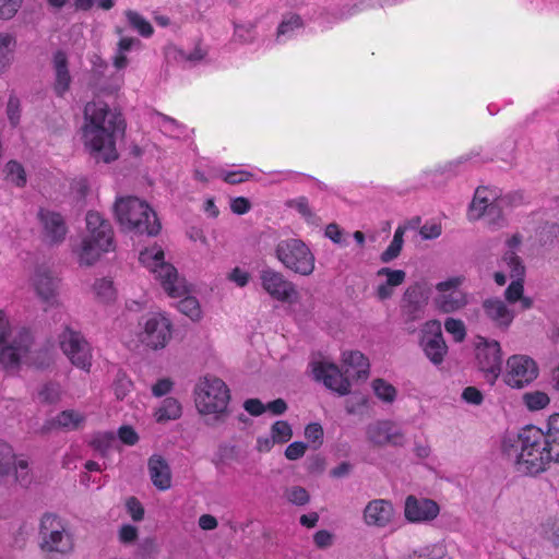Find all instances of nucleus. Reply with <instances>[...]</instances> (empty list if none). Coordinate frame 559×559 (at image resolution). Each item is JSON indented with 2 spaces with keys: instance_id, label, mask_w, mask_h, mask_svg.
Wrapping results in <instances>:
<instances>
[{
  "instance_id": "45",
  "label": "nucleus",
  "mask_w": 559,
  "mask_h": 559,
  "mask_svg": "<svg viewBox=\"0 0 559 559\" xmlns=\"http://www.w3.org/2000/svg\"><path fill=\"white\" fill-rule=\"evenodd\" d=\"M8 177L17 187H24L26 183V174L23 166L16 160H10L5 166Z\"/></svg>"
},
{
  "instance_id": "64",
  "label": "nucleus",
  "mask_w": 559,
  "mask_h": 559,
  "mask_svg": "<svg viewBox=\"0 0 559 559\" xmlns=\"http://www.w3.org/2000/svg\"><path fill=\"white\" fill-rule=\"evenodd\" d=\"M251 207V204L248 199L243 197H238L231 200L230 209L235 214L242 215L246 214Z\"/></svg>"
},
{
  "instance_id": "28",
  "label": "nucleus",
  "mask_w": 559,
  "mask_h": 559,
  "mask_svg": "<svg viewBox=\"0 0 559 559\" xmlns=\"http://www.w3.org/2000/svg\"><path fill=\"white\" fill-rule=\"evenodd\" d=\"M492 194H498L496 190L487 187H478L475 191L472 203L469 204V218L479 219L486 213L488 206L492 203Z\"/></svg>"
},
{
  "instance_id": "54",
  "label": "nucleus",
  "mask_w": 559,
  "mask_h": 559,
  "mask_svg": "<svg viewBox=\"0 0 559 559\" xmlns=\"http://www.w3.org/2000/svg\"><path fill=\"white\" fill-rule=\"evenodd\" d=\"M543 450L548 453L550 462L559 463V438L544 436Z\"/></svg>"
},
{
  "instance_id": "57",
  "label": "nucleus",
  "mask_w": 559,
  "mask_h": 559,
  "mask_svg": "<svg viewBox=\"0 0 559 559\" xmlns=\"http://www.w3.org/2000/svg\"><path fill=\"white\" fill-rule=\"evenodd\" d=\"M308 445L302 441L290 443L285 450V456L289 461H295L304 456Z\"/></svg>"
},
{
  "instance_id": "44",
  "label": "nucleus",
  "mask_w": 559,
  "mask_h": 559,
  "mask_svg": "<svg viewBox=\"0 0 559 559\" xmlns=\"http://www.w3.org/2000/svg\"><path fill=\"white\" fill-rule=\"evenodd\" d=\"M271 436L276 443H286L293 437V430L287 421L277 420L271 427Z\"/></svg>"
},
{
  "instance_id": "22",
  "label": "nucleus",
  "mask_w": 559,
  "mask_h": 559,
  "mask_svg": "<svg viewBox=\"0 0 559 559\" xmlns=\"http://www.w3.org/2000/svg\"><path fill=\"white\" fill-rule=\"evenodd\" d=\"M485 316L497 328L508 330L514 320L513 310L509 309L503 300L498 297L486 298L481 302Z\"/></svg>"
},
{
  "instance_id": "14",
  "label": "nucleus",
  "mask_w": 559,
  "mask_h": 559,
  "mask_svg": "<svg viewBox=\"0 0 559 559\" xmlns=\"http://www.w3.org/2000/svg\"><path fill=\"white\" fill-rule=\"evenodd\" d=\"M312 373L317 381L323 382V384L337 392L340 395H347L350 392V369L340 368L334 364L318 361L312 364Z\"/></svg>"
},
{
  "instance_id": "32",
  "label": "nucleus",
  "mask_w": 559,
  "mask_h": 559,
  "mask_svg": "<svg viewBox=\"0 0 559 559\" xmlns=\"http://www.w3.org/2000/svg\"><path fill=\"white\" fill-rule=\"evenodd\" d=\"M181 416V405L174 397H166L162 406L156 411L155 418L157 423H166L178 419Z\"/></svg>"
},
{
  "instance_id": "7",
  "label": "nucleus",
  "mask_w": 559,
  "mask_h": 559,
  "mask_svg": "<svg viewBox=\"0 0 559 559\" xmlns=\"http://www.w3.org/2000/svg\"><path fill=\"white\" fill-rule=\"evenodd\" d=\"M140 261L152 267L156 278L160 281L164 290L170 297H181L187 293L183 281L178 277L174 265L164 262V252L162 249L145 250L140 253Z\"/></svg>"
},
{
  "instance_id": "62",
  "label": "nucleus",
  "mask_w": 559,
  "mask_h": 559,
  "mask_svg": "<svg viewBox=\"0 0 559 559\" xmlns=\"http://www.w3.org/2000/svg\"><path fill=\"white\" fill-rule=\"evenodd\" d=\"M138 538V528L130 524H124L119 531V539L123 544H131Z\"/></svg>"
},
{
  "instance_id": "53",
  "label": "nucleus",
  "mask_w": 559,
  "mask_h": 559,
  "mask_svg": "<svg viewBox=\"0 0 559 559\" xmlns=\"http://www.w3.org/2000/svg\"><path fill=\"white\" fill-rule=\"evenodd\" d=\"M114 441L115 436L111 432H98L93 437L91 444L95 450L104 454Z\"/></svg>"
},
{
  "instance_id": "27",
  "label": "nucleus",
  "mask_w": 559,
  "mask_h": 559,
  "mask_svg": "<svg viewBox=\"0 0 559 559\" xmlns=\"http://www.w3.org/2000/svg\"><path fill=\"white\" fill-rule=\"evenodd\" d=\"M344 368L350 369L353 380L367 379L369 374V361L365 355L358 350H352L343 354Z\"/></svg>"
},
{
  "instance_id": "48",
  "label": "nucleus",
  "mask_w": 559,
  "mask_h": 559,
  "mask_svg": "<svg viewBox=\"0 0 559 559\" xmlns=\"http://www.w3.org/2000/svg\"><path fill=\"white\" fill-rule=\"evenodd\" d=\"M24 0H0V20L13 19L22 7Z\"/></svg>"
},
{
  "instance_id": "3",
  "label": "nucleus",
  "mask_w": 559,
  "mask_h": 559,
  "mask_svg": "<svg viewBox=\"0 0 559 559\" xmlns=\"http://www.w3.org/2000/svg\"><path fill=\"white\" fill-rule=\"evenodd\" d=\"M544 431L535 426L524 427L518 435L515 466L518 472L525 475H537L550 463L548 453L543 450Z\"/></svg>"
},
{
  "instance_id": "12",
  "label": "nucleus",
  "mask_w": 559,
  "mask_h": 559,
  "mask_svg": "<svg viewBox=\"0 0 559 559\" xmlns=\"http://www.w3.org/2000/svg\"><path fill=\"white\" fill-rule=\"evenodd\" d=\"M60 347L71 362L84 370L91 367V348L83 335L67 326L59 336Z\"/></svg>"
},
{
  "instance_id": "15",
  "label": "nucleus",
  "mask_w": 559,
  "mask_h": 559,
  "mask_svg": "<svg viewBox=\"0 0 559 559\" xmlns=\"http://www.w3.org/2000/svg\"><path fill=\"white\" fill-rule=\"evenodd\" d=\"M260 280L263 289L277 301L292 302L298 298L295 284L274 269H263L260 272Z\"/></svg>"
},
{
  "instance_id": "24",
  "label": "nucleus",
  "mask_w": 559,
  "mask_h": 559,
  "mask_svg": "<svg viewBox=\"0 0 559 559\" xmlns=\"http://www.w3.org/2000/svg\"><path fill=\"white\" fill-rule=\"evenodd\" d=\"M148 473L153 485L159 490H167L171 486L170 467L160 455H153L147 463Z\"/></svg>"
},
{
  "instance_id": "1",
  "label": "nucleus",
  "mask_w": 559,
  "mask_h": 559,
  "mask_svg": "<svg viewBox=\"0 0 559 559\" xmlns=\"http://www.w3.org/2000/svg\"><path fill=\"white\" fill-rule=\"evenodd\" d=\"M84 139L91 156L98 163L118 158L116 140L122 136L126 122L122 114L102 100L88 102L84 107Z\"/></svg>"
},
{
  "instance_id": "13",
  "label": "nucleus",
  "mask_w": 559,
  "mask_h": 559,
  "mask_svg": "<svg viewBox=\"0 0 559 559\" xmlns=\"http://www.w3.org/2000/svg\"><path fill=\"white\" fill-rule=\"evenodd\" d=\"M538 376L536 362L525 355H513L507 360L506 383L513 389H522Z\"/></svg>"
},
{
  "instance_id": "63",
  "label": "nucleus",
  "mask_w": 559,
  "mask_h": 559,
  "mask_svg": "<svg viewBox=\"0 0 559 559\" xmlns=\"http://www.w3.org/2000/svg\"><path fill=\"white\" fill-rule=\"evenodd\" d=\"M243 407L252 416H260L265 412V405L259 399L245 401Z\"/></svg>"
},
{
  "instance_id": "23",
  "label": "nucleus",
  "mask_w": 559,
  "mask_h": 559,
  "mask_svg": "<svg viewBox=\"0 0 559 559\" xmlns=\"http://www.w3.org/2000/svg\"><path fill=\"white\" fill-rule=\"evenodd\" d=\"M392 516V504L389 501L382 499L370 501L364 510L365 522L368 525L384 527L391 522Z\"/></svg>"
},
{
  "instance_id": "5",
  "label": "nucleus",
  "mask_w": 559,
  "mask_h": 559,
  "mask_svg": "<svg viewBox=\"0 0 559 559\" xmlns=\"http://www.w3.org/2000/svg\"><path fill=\"white\" fill-rule=\"evenodd\" d=\"M194 394L195 406L201 414H213L217 420L227 415L230 392L222 379L206 374L197 383Z\"/></svg>"
},
{
  "instance_id": "9",
  "label": "nucleus",
  "mask_w": 559,
  "mask_h": 559,
  "mask_svg": "<svg viewBox=\"0 0 559 559\" xmlns=\"http://www.w3.org/2000/svg\"><path fill=\"white\" fill-rule=\"evenodd\" d=\"M463 276L450 277L436 285L438 292L435 297V306L439 312L453 313L462 310L468 304L467 293L459 289L463 284Z\"/></svg>"
},
{
  "instance_id": "33",
  "label": "nucleus",
  "mask_w": 559,
  "mask_h": 559,
  "mask_svg": "<svg viewBox=\"0 0 559 559\" xmlns=\"http://www.w3.org/2000/svg\"><path fill=\"white\" fill-rule=\"evenodd\" d=\"M85 417L80 413L67 409L59 413L52 420V425L66 430H75L83 421Z\"/></svg>"
},
{
  "instance_id": "43",
  "label": "nucleus",
  "mask_w": 559,
  "mask_h": 559,
  "mask_svg": "<svg viewBox=\"0 0 559 559\" xmlns=\"http://www.w3.org/2000/svg\"><path fill=\"white\" fill-rule=\"evenodd\" d=\"M503 262L510 267L511 277H524L525 266L523 265L521 258L515 253V251L508 250L503 254Z\"/></svg>"
},
{
  "instance_id": "42",
  "label": "nucleus",
  "mask_w": 559,
  "mask_h": 559,
  "mask_svg": "<svg viewBox=\"0 0 559 559\" xmlns=\"http://www.w3.org/2000/svg\"><path fill=\"white\" fill-rule=\"evenodd\" d=\"M523 401L530 411H539L549 404V397L545 392L535 391L523 395Z\"/></svg>"
},
{
  "instance_id": "16",
  "label": "nucleus",
  "mask_w": 559,
  "mask_h": 559,
  "mask_svg": "<svg viewBox=\"0 0 559 559\" xmlns=\"http://www.w3.org/2000/svg\"><path fill=\"white\" fill-rule=\"evenodd\" d=\"M171 338V322L162 314H154L144 324L141 340L153 349L164 348Z\"/></svg>"
},
{
  "instance_id": "41",
  "label": "nucleus",
  "mask_w": 559,
  "mask_h": 559,
  "mask_svg": "<svg viewBox=\"0 0 559 559\" xmlns=\"http://www.w3.org/2000/svg\"><path fill=\"white\" fill-rule=\"evenodd\" d=\"M178 310L195 321L201 318V308L198 299L192 296H187L178 302Z\"/></svg>"
},
{
  "instance_id": "25",
  "label": "nucleus",
  "mask_w": 559,
  "mask_h": 559,
  "mask_svg": "<svg viewBox=\"0 0 559 559\" xmlns=\"http://www.w3.org/2000/svg\"><path fill=\"white\" fill-rule=\"evenodd\" d=\"M55 84L57 96L62 97L70 88L71 75L68 68V57L62 50L53 55Z\"/></svg>"
},
{
  "instance_id": "34",
  "label": "nucleus",
  "mask_w": 559,
  "mask_h": 559,
  "mask_svg": "<svg viewBox=\"0 0 559 559\" xmlns=\"http://www.w3.org/2000/svg\"><path fill=\"white\" fill-rule=\"evenodd\" d=\"M404 234L405 227L399 226L395 229L391 243L380 255V260L382 263H390L400 255L404 243Z\"/></svg>"
},
{
  "instance_id": "10",
  "label": "nucleus",
  "mask_w": 559,
  "mask_h": 559,
  "mask_svg": "<svg viewBox=\"0 0 559 559\" xmlns=\"http://www.w3.org/2000/svg\"><path fill=\"white\" fill-rule=\"evenodd\" d=\"M419 346L433 366L438 367L443 364L448 354V345L443 337L440 321L430 320L423 325Z\"/></svg>"
},
{
  "instance_id": "59",
  "label": "nucleus",
  "mask_w": 559,
  "mask_h": 559,
  "mask_svg": "<svg viewBox=\"0 0 559 559\" xmlns=\"http://www.w3.org/2000/svg\"><path fill=\"white\" fill-rule=\"evenodd\" d=\"M313 542L318 548L326 549L333 545L334 535L326 530H320L313 535Z\"/></svg>"
},
{
  "instance_id": "6",
  "label": "nucleus",
  "mask_w": 559,
  "mask_h": 559,
  "mask_svg": "<svg viewBox=\"0 0 559 559\" xmlns=\"http://www.w3.org/2000/svg\"><path fill=\"white\" fill-rule=\"evenodd\" d=\"M275 257L286 269L299 275L309 276L314 271V254L301 239L281 240L275 247Z\"/></svg>"
},
{
  "instance_id": "26",
  "label": "nucleus",
  "mask_w": 559,
  "mask_h": 559,
  "mask_svg": "<svg viewBox=\"0 0 559 559\" xmlns=\"http://www.w3.org/2000/svg\"><path fill=\"white\" fill-rule=\"evenodd\" d=\"M34 286L37 295L45 301L56 297L58 278L46 266H38L34 275Z\"/></svg>"
},
{
  "instance_id": "52",
  "label": "nucleus",
  "mask_w": 559,
  "mask_h": 559,
  "mask_svg": "<svg viewBox=\"0 0 559 559\" xmlns=\"http://www.w3.org/2000/svg\"><path fill=\"white\" fill-rule=\"evenodd\" d=\"M94 290L96 295L105 301L112 299L115 295L112 282L107 278L96 280Z\"/></svg>"
},
{
  "instance_id": "29",
  "label": "nucleus",
  "mask_w": 559,
  "mask_h": 559,
  "mask_svg": "<svg viewBox=\"0 0 559 559\" xmlns=\"http://www.w3.org/2000/svg\"><path fill=\"white\" fill-rule=\"evenodd\" d=\"M16 38L9 33H0V74L9 69L13 61Z\"/></svg>"
},
{
  "instance_id": "8",
  "label": "nucleus",
  "mask_w": 559,
  "mask_h": 559,
  "mask_svg": "<svg viewBox=\"0 0 559 559\" xmlns=\"http://www.w3.org/2000/svg\"><path fill=\"white\" fill-rule=\"evenodd\" d=\"M39 535L41 538L40 548L45 551L64 554L72 548L70 535L66 533L60 519L52 513L43 515Z\"/></svg>"
},
{
  "instance_id": "37",
  "label": "nucleus",
  "mask_w": 559,
  "mask_h": 559,
  "mask_svg": "<svg viewBox=\"0 0 559 559\" xmlns=\"http://www.w3.org/2000/svg\"><path fill=\"white\" fill-rule=\"evenodd\" d=\"M444 556L445 547L441 544H433L412 551L407 559H442Z\"/></svg>"
},
{
  "instance_id": "2",
  "label": "nucleus",
  "mask_w": 559,
  "mask_h": 559,
  "mask_svg": "<svg viewBox=\"0 0 559 559\" xmlns=\"http://www.w3.org/2000/svg\"><path fill=\"white\" fill-rule=\"evenodd\" d=\"M115 215L123 229L138 235L156 236L162 226L156 213L135 197L120 198L115 203Z\"/></svg>"
},
{
  "instance_id": "21",
  "label": "nucleus",
  "mask_w": 559,
  "mask_h": 559,
  "mask_svg": "<svg viewBox=\"0 0 559 559\" xmlns=\"http://www.w3.org/2000/svg\"><path fill=\"white\" fill-rule=\"evenodd\" d=\"M439 512L438 503L431 499L408 496L405 500V518L412 523L432 521Z\"/></svg>"
},
{
  "instance_id": "51",
  "label": "nucleus",
  "mask_w": 559,
  "mask_h": 559,
  "mask_svg": "<svg viewBox=\"0 0 559 559\" xmlns=\"http://www.w3.org/2000/svg\"><path fill=\"white\" fill-rule=\"evenodd\" d=\"M523 292V277H515L504 290L506 300L510 304H514L521 298Z\"/></svg>"
},
{
  "instance_id": "31",
  "label": "nucleus",
  "mask_w": 559,
  "mask_h": 559,
  "mask_svg": "<svg viewBox=\"0 0 559 559\" xmlns=\"http://www.w3.org/2000/svg\"><path fill=\"white\" fill-rule=\"evenodd\" d=\"M493 201L486 210L485 215L488 216L489 223L496 226H501L503 222L502 211L506 206L511 205L512 195H498L492 194Z\"/></svg>"
},
{
  "instance_id": "30",
  "label": "nucleus",
  "mask_w": 559,
  "mask_h": 559,
  "mask_svg": "<svg viewBox=\"0 0 559 559\" xmlns=\"http://www.w3.org/2000/svg\"><path fill=\"white\" fill-rule=\"evenodd\" d=\"M118 35H120V40L117 45V52L114 58V66L117 70L124 69L128 66V58L124 56V52L130 51L133 46L140 45L141 41L133 37H123L122 29L120 27L116 28Z\"/></svg>"
},
{
  "instance_id": "18",
  "label": "nucleus",
  "mask_w": 559,
  "mask_h": 559,
  "mask_svg": "<svg viewBox=\"0 0 559 559\" xmlns=\"http://www.w3.org/2000/svg\"><path fill=\"white\" fill-rule=\"evenodd\" d=\"M108 63L98 55L92 57L91 85L99 93L112 95L117 93L122 78L117 74L107 76Z\"/></svg>"
},
{
  "instance_id": "36",
  "label": "nucleus",
  "mask_w": 559,
  "mask_h": 559,
  "mask_svg": "<svg viewBox=\"0 0 559 559\" xmlns=\"http://www.w3.org/2000/svg\"><path fill=\"white\" fill-rule=\"evenodd\" d=\"M15 481L22 487H27L32 483V475L29 473L28 462L25 460L16 461L15 454L12 452V472Z\"/></svg>"
},
{
  "instance_id": "60",
  "label": "nucleus",
  "mask_w": 559,
  "mask_h": 559,
  "mask_svg": "<svg viewBox=\"0 0 559 559\" xmlns=\"http://www.w3.org/2000/svg\"><path fill=\"white\" fill-rule=\"evenodd\" d=\"M462 399L467 404L480 405L484 401V395L477 388L467 386L462 392Z\"/></svg>"
},
{
  "instance_id": "56",
  "label": "nucleus",
  "mask_w": 559,
  "mask_h": 559,
  "mask_svg": "<svg viewBox=\"0 0 559 559\" xmlns=\"http://www.w3.org/2000/svg\"><path fill=\"white\" fill-rule=\"evenodd\" d=\"M302 25L301 17L297 14L290 15L287 20H283L277 28V37L286 35L289 32Z\"/></svg>"
},
{
  "instance_id": "61",
  "label": "nucleus",
  "mask_w": 559,
  "mask_h": 559,
  "mask_svg": "<svg viewBox=\"0 0 559 559\" xmlns=\"http://www.w3.org/2000/svg\"><path fill=\"white\" fill-rule=\"evenodd\" d=\"M118 436L120 440L128 445H134L139 440L138 433L130 426L120 427L118 430Z\"/></svg>"
},
{
  "instance_id": "40",
  "label": "nucleus",
  "mask_w": 559,
  "mask_h": 559,
  "mask_svg": "<svg viewBox=\"0 0 559 559\" xmlns=\"http://www.w3.org/2000/svg\"><path fill=\"white\" fill-rule=\"evenodd\" d=\"M132 386L133 383L127 373L118 370L112 382V390L117 400L122 401L129 394Z\"/></svg>"
},
{
  "instance_id": "47",
  "label": "nucleus",
  "mask_w": 559,
  "mask_h": 559,
  "mask_svg": "<svg viewBox=\"0 0 559 559\" xmlns=\"http://www.w3.org/2000/svg\"><path fill=\"white\" fill-rule=\"evenodd\" d=\"M38 399L46 404H55L60 399V389L56 383H46L38 392Z\"/></svg>"
},
{
  "instance_id": "20",
  "label": "nucleus",
  "mask_w": 559,
  "mask_h": 559,
  "mask_svg": "<svg viewBox=\"0 0 559 559\" xmlns=\"http://www.w3.org/2000/svg\"><path fill=\"white\" fill-rule=\"evenodd\" d=\"M366 435L367 439L377 447L386 444L402 447L404 444V435L390 420H379L368 425Z\"/></svg>"
},
{
  "instance_id": "55",
  "label": "nucleus",
  "mask_w": 559,
  "mask_h": 559,
  "mask_svg": "<svg viewBox=\"0 0 559 559\" xmlns=\"http://www.w3.org/2000/svg\"><path fill=\"white\" fill-rule=\"evenodd\" d=\"M126 507L128 510V513L132 518L133 521L139 522L142 521L144 518V508L135 497H130L127 502Z\"/></svg>"
},
{
  "instance_id": "50",
  "label": "nucleus",
  "mask_w": 559,
  "mask_h": 559,
  "mask_svg": "<svg viewBox=\"0 0 559 559\" xmlns=\"http://www.w3.org/2000/svg\"><path fill=\"white\" fill-rule=\"evenodd\" d=\"M286 497L289 502L296 506H305L309 502L310 496L308 491L300 486H293L286 490Z\"/></svg>"
},
{
  "instance_id": "38",
  "label": "nucleus",
  "mask_w": 559,
  "mask_h": 559,
  "mask_svg": "<svg viewBox=\"0 0 559 559\" xmlns=\"http://www.w3.org/2000/svg\"><path fill=\"white\" fill-rule=\"evenodd\" d=\"M23 355L19 347L13 344L5 346L0 350V365L5 369H15L19 367Z\"/></svg>"
},
{
  "instance_id": "4",
  "label": "nucleus",
  "mask_w": 559,
  "mask_h": 559,
  "mask_svg": "<svg viewBox=\"0 0 559 559\" xmlns=\"http://www.w3.org/2000/svg\"><path fill=\"white\" fill-rule=\"evenodd\" d=\"M87 235L82 240L80 264L93 265L103 252L114 249V230L110 223L98 212L86 214Z\"/></svg>"
},
{
  "instance_id": "17",
  "label": "nucleus",
  "mask_w": 559,
  "mask_h": 559,
  "mask_svg": "<svg viewBox=\"0 0 559 559\" xmlns=\"http://www.w3.org/2000/svg\"><path fill=\"white\" fill-rule=\"evenodd\" d=\"M37 219L41 225L44 240L50 246H57L64 241L68 227L63 216L55 211L39 207Z\"/></svg>"
},
{
  "instance_id": "49",
  "label": "nucleus",
  "mask_w": 559,
  "mask_h": 559,
  "mask_svg": "<svg viewBox=\"0 0 559 559\" xmlns=\"http://www.w3.org/2000/svg\"><path fill=\"white\" fill-rule=\"evenodd\" d=\"M323 428L318 423H311L306 426L305 437L313 444V449L317 450L323 443Z\"/></svg>"
},
{
  "instance_id": "11",
  "label": "nucleus",
  "mask_w": 559,
  "mask_h": 559,
  "mask_svg": "<svg viewBox=\"0 0 559 559\" xmlns=\"http://www.w3.org/2000/svg\"><path fill=\"white\" fill-rule=\"evenodd\" d=\"M476 362L488 383L493 384L502 370V352L498 341L479 337Z\"/></svg>"
},
{
  "instance_id": "58",
  "label": "nucleus",
  "mask_w": 559,
  "mask_h": 559,
  "mask_svg": "<svg viewBox=\"0 0 559 559\" xmlns=\"http://www.w3.org/2000/svg\"><path fill=\"white\" fill-rule=\"evenodd\" d=\"M12 344L19 347L24 355L29 350L32 345V335L27 329H22L19 335L13 340Z\"/></svg>"
},
{
  "instance_id": "19",
  "label": "nucleus",
  "mask_w": 559,
  "mask_h": 559,
  "mask_svg": "<svg viewBox=\"0 0 559 559\" xmlns=\"http://www.w3.org/2000/svg\"><path fill=\"white\" fill-rule=\"evenodd\" d=\"M428 301V293L423 284L415 283L406 288L401 309L407 322L419 320Z\"/></svg>"
},
{
  "instance_id": "35",
  "label": "nucleus",
  "mask_w": 559,
  "mask_h": 559,
  "mask_svg": "<svg viewBox=\"0 0 559 559\" xmlns=\"http://www.w3.org/2000/svg\"><path fill=\"white\" fill-rule=\"evenodd\" d=\"M129 26L138 32L142 37H150L154 33L152 24L144 19L141 14L133 10H127L124 12Z\"/></svg>"
},
{
  "instance_id": "39",
  "label": "nucleus",
  "mask_w": 559,
  "mask_h": 559,
  "mask_svg": "<svg viewBox=\"0 0 559 559\" xmlns=\"http://www.w3.org/2000/svg\"><path fill=\"white\" fill-rule=\"evenodd\" d=\"M372 389L377 397L385 403H392L396 397V389L381 378L373 380Z\"/></svg>"
},
{
  "instance_id": "46",
  "label": "nucleus",
  "mask_w": 559,
  "mask_h": 559,
  "mask_svg": "<svg viewBox=\"0 0 559 559\" xmlns=\"http://www.w3.org/2000/svg\"><path fill=\"white\" fill-rule=\"evenodd\" d=\"M445 331L453 336L457 343L463 342L466 337V329L462 320L455 318H447L444 321Z\"/></svg>"
}]
</instances>
